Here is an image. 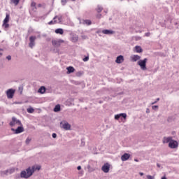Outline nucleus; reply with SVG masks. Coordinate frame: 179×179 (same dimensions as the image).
I'll return each instance as SVG.
<instances>
[{
  "instance_id": "22",
  "label": "nucleus",
  "mask_w": 179,
  "mask_h": 179,
  "mask_svg": "<svg viewBox=\"0 0 179 179\" xmlns=\"http://www.w3.org/2000/svg\"><path fill=\"white\" fill-rule=\"evenodd\" d=\"M38 92V93H41V94H44V93H45V87H43V86L41 87Z\"/></svg>"
},
{
  "instance_id": "42",
  "label": "nucleus",
  "mask_w": 179,
  "mask_h": 179,
  "mask_svg": "<svg viewBox=\"0 0 179 179\" xmlns=\"http://www.w3.org/2000/svg\"><path fill=\"white\" fill-rule=\"evenodd\" d=\"M77 169H78V170H82V166H78L77 167Z\"/></svg>"
},
{
  "instance_id": "40",
  "label": "nucleus",
  "mask_w": 179,
  "mask_h": 179,
  "mask_svg": "<svg viewBox=\"0 0 179 179\" xmlns=\"http://www.w3.org/2000/svg\"><path fill=\"white\" fill-rule=\"evenodd\" d=\"M62 5H65V3H66V1L62 0Z\"/></svg>"
},
{
  "instance_id": "2",
  "label": "nucleus",
  "mask_w": 179,
  "mask_h": 179,
  "mask_svg": "<svg viewBox=\"0 0 179 179\" xmlns=\"http://www.w3.org/2000/svg\"><path fill=\"white\" fill-rule=\"evenodd\" d=\"M163 143H169V146L171 149H177V148H178V142L176 140H173V137H164Z\"/></svg>"
},
{
  "instance_id": "48",
  "label": "nucleus",
  "mask_w": 179,
  "mask_h": 179,
  "mask_svg": "<svg viewBox=\"0 0 179 179\" xmlns=\"http://www.w3.org/2000/svg\"><path fill=\"white\" fill-rule=\"evenodd\" d=\"M159 100H160V99L157 98L156 101H159Z\"/></svg>"
},
{
  "instance_id": "45",
  "label": "nucleus",
  "mask_w": 179,
  "mask_h": 179,
  "mask_svg": "<svg viewBox=\"0 0 179 179\" xmlns=\"http://www.w3.org/2000/svg\"><path fill=\"white\" fill-rule=\"evenodd\" d=\"M139 174L142 176H144V173H142V172H140Z\"/></svg>"
},
{
  "instance_id": "32",
  "label": "nucleus",
  "mask_w": 179,
  "mask_h": 179,
  "mask_svg": "<svg viewBox=\"0 0 179 179\" xmlns=\"http://www.w3.org/2000/svg\"><path fill=\"white\" fill-rule=\"evenodd\" d=\"M30 142H31V138H27V139H26V143H27V145H29V143H30Z\"/></svg>"
},
{
  "instance_id": "4",
  "label": "nucleus",
  "mask_w": 179,
  "mask_h": 179,
  "mask_svg": "<svg viewBox=\"0 0 179 179\" xmlns=\"http://www.w3.org/2000/svg\"><path fill=\"white\" fill-rule=\"evenodd\" d=\"M146 62H148V59L146 58H145L143 60H139L138 62V65H139L142 71H146Z\"/></svg>"
},
{
  "instance_id": "52",
  "label": "nucleus",
  "mask_w": 179,
  "mask_h": 179,
  "mask_svg": "<svg viewBox=\"0 0 179 179\" xmlns=\"http://www.w3.org/2000/svg\"><path fill=\"white\" fill-rule=\"evenodd\" d=\"M2 57V52H0V57Z\"/></svg>"
},
{
  "instance_id": "1",
  "label": "nucleus",
  "mask_w": 179,
  "mask_h": 179,
  "mask_svg": "<svg viewBox=\"0 0 179 179\" xmlns=\"http://www.w3.org/2000/svg\"><path fill=\"white\" fill-rule=\"evenodd\" d=\"M41 166L38 165L33 166L32 167H29L26 169V171H21L20 177L21 178H30L33 176V173L36 171V170H40Z\"/></svg>"
},
{
  "instance_id": "17",
  "label": "nucleus",
  "mask_w": 179,
  "mask_h": 179,
  "mask_svg": "<svg viewBox=\"0 0 179 179\" xmlns=\"http://www.w3.org/2000/svg\"><path fill=\"white\" fill-rule=\"evenodd\" d=\"M89 165L92 166V167H94L95 170L97 169V162L90 161Z\"/></svg>"
},
{
  "instance_id": "9",
  "label": "nucleus",
  "mask_w": 179,
  "mask_h": 179,
  "mask_svg": "<svg viewBox=\"0 0 179 179\" xmlns=\"http://www.w3.org/2000/svg\"><path fill=\"white\" fill-rule=\"evenodd\" d=\"M61 43H64V40L58 39V40H52V44L55 47H59L61 45Z\"/></svg>"
},
{
  "instance_id": "34",
  "label": "nucleus",
  "mask_w": 179,
  "mask_h": 179,
  "mask_svg": "<svg viewBox=\"0 0 179 179\" xmlns=\"http://www.w3.org/2000/svg\"><path fill=\"white\" fill-rule=\"evenodd\" d=\"M152 110H158L159 109V106H152Z\"/></svg>"
},
{
  "instance_id": "11",
  "label": "nucleus",
  "mask_w": 179,
  "mask_h": 179,
  "mask_svg": "<svg viewBox=\"0 0 179 179\" xmlns=\"http://www.w3.org/2000/svg\"><path fill=\"white\" fill-rule=\"evenodd\" d=\"M103 34H107L108 36H111V34H114L115 31L110 29H103L102 30Z\"/></svg>"
},
{
  "instance_id": "30",
  "label": "nucleus",
  "mask_w": 179,
  "mask_h": 179,
  "mask_svg": "<svg viewBox=\"0 0 179 179\" xmlns=\"http://www.w3.org/2000/svg\"><path fill=\"white\" fill-rule=\"evenodd\" d=\"M13 171H15V169H9L6 171V173H9V174H12V173H13Z\"/></svg>"
},
{
  "instance_id": "21",
  "label": "nucleus",
  "mask_w": 179,
  "mask_h": 179,
  "mask_svg": "<svg viewBox=\"0 0 179 179\" xmlns=\"http://www.w3.org/2000/svg\"><path fill=\"white\" fill-rule=\"evenodd\" d=\"M78 40H79V36L77 35H74L71 37V41H73V43H76Z\"/></svg>"
},
{
  "instance_id": "41",
  "label": "nucleus",
  "mask_w": 179,
  "mask_h": 179,
  "mask_svg": "<svg viewBox=\"0 0 179 179\" xmlns=\"http://www.w3.org/2000/svg\"><path fill=\"white\" fill-rule=\"evenodd\" d=\"M96 17H98V19H100V17H101V14H99L96 15Z\"/></svg>"
},
{
  "instance_id": "13",
  "label": "nucleus",
  "mask_w": 179,
  "mask_h": 179,
  "mask_svg": "<svg viewBox=\"0 0 179 179\" xmlns=\"http://www.w3.org/2000/svg\"><path fill=\"white\" fill-rule=\"evenodd\" d=\"M129 157H131V155H129L128 153H124L121 157V160H122V162H127V160H128V159H129Z\"/></svg>"
},
{
  "instance_id": "37",
  "label": "nucleus",
  "mask_w": 179,
  "mask_h": 179,
  "mask_svg": "<svg viewBox=\"0 0 179 179\" xmlns=\"http://www.w3.org/2000/svg\"><path fill=\"white\" fill-rule=\"evenodd\" d=\"M6 58L8 61H10V59H12V57L10 55L7 56Z\"/></svg>"
},
{
  "instance_id": "53",
  "label": "nucleus",
  "mask_w": 179,
  "mask_h": 179,
  "mask_svg": "<svg viewBox=\"0 0 179 179\" xmlns=\"http://www.w3.org/2000/svg\"><path fill=\"white\" fill-rule=\"evenodd\" d=\"M40 37H41V36H40V35H39V36H38V38H40Z\"/></svg>"
},
{
  "instance_id": "19",
  "label": "nucleus",
  "mask_w": 179,
  "mask_h": 179,
  "mask_svg": "<svg viewBox=\"0 0 179 179\" xmlns=\"http://www.w3.org/2000/svg\"><path fill=\"white\" fill-rule=\"evenodd\" d=\"M87 169L89 171V173H92V171H95L96 169L94 167H92V165L88 164L87 166Z\"/></svg>"
},
{
  "instance_id": "36",
  "label": "nucleus",
  "mask_w": 179,
  "mask_h": 179,
  "mask_svg": "<svg viewBox=\"0 0 179 179\" xmlns=\"http://www.w3.org/2000/svg\"><path fill=\"white\" fill-rule=\"evenodd\" d=\"M84 62H87L89 61V57H86L83 59Z\"/></svg>"
},
{
  "instance_id": "29",
  "label": "nucleus",
  "mask_w": 179,
  "mask_h": 179,
  "mask_svg": "<svg viewBox=\"0 0 179 179\" xmlns=\"http://www.w3.org/2000/svg\"><path fill=\"white\" fill-rule=\"evenodd\" d=\"M96 10H97L98 13H100L101 12V10H103V7H101V6H98Z\"/></svg>"
},
{
  "instance_id": "43",
  "label": "nucleus",
  "mask_w": 179,
  "mask_h": 179,
  "mask_svg": "<svg viewBox=\"0 0 179 179\" xmlns=\"http://www.w3.org/2000/svg\"><path fill=\"white\" fill-rule=\"evenodd\" d=\"M146 113H147V114H148V113H150V110H149V108L146 109Z\"/></svg>"
},
{
  "instance_id": "20",
  "label": "nucleus",
  "mask_w": 179,
  "mask_h": 179,
  "mask_svg": "<svg viewBox=\"0 0 179 179\" xmlns=\"http://www.w3.org/2000/svg\"><path fill=\"white\" fill-rule=\"evenodd\" d=\"M55 33H56V34H64V29L59 28L55 29Z\"/></svg>"
},
{
  "instance_id": "56",
  "label": "nucleus",
  "mask_w": 179,
  "mask_h": 179,
  "mask_svg": "<svg viewBox=\"0 0 179 179\" xmlns=\"http://www.w3.org/2000/svg\"><path fill=\"white\" fill-rule=\"evenodd\" d=\"M72 1H75V0H72Z\"/></svg>"
},
{
  "instance_id": "12",
  "label": "nucleus",
  "mask_w": 179,
  "mask_h": 179,
  "mask_svg": "<svg viewBox=\"0 0 179 179\" xmlns=\"http://www.w3.org/2000/svg\"><path fill=\"white\" fill-rule=\"evenodd\" d=\"M130 58L133 62H136V61H139V59H141V56L138 55H133L130 57Z\"/></svg>"
},
{
  "instance_id": "10",
  "label": "nucleus",
  "mask_w": 179,
  "mask_h": 179,
  "mask_svg": "<svg viewBox=\"0 0 179 179\" xmlns=\"http://www.w3.org/2000/svg\"><path fill=\"white\" fill-rule=\"evenodd\" d=\"M102 171H103V173H108V171H110V165L108 164V163L105 164L101 169Z\"/></svg>"
},
{
  "instance_id": "26",
  "label": "nucleus",
  "mask_w": 179,
  "mask_h": 179,
  "mask_svg": "<svg viewBox=\"0 0 179 179\" xmlns=\"http://www.w3.org/2000/svg\"><path fill=\"white\" fill-rule=\"evenodd\" d=\"M11 3H14L15 6L17 5H19V2H20V0H10Z\"/></svg>"
},
{
  "instance_id": "16",
  "label": "nucleus",
  "mask_w": 179,
  "mask_h": 179,
  "mask_svg": "<svg viewBox=\"0 0 179 179\" xmlns=\"http://www.w3.org/2000/svg\"><path fill=\"white\" fill-rule=\"evenodd\" d=\"M22 132H24V128H23V127H22V126L18 127L15 129V134H22Z\"/></svg>"
},
{
  "instance_id": "44",
  "label": "nucleus",
  "mask_w": 179,
  "mask_h": 179,
  "mask_svg": "<svg viewBox=\"0 0 179 179\" xmlns=\"http://www.w3.org/2000/svg\"><path fill=\"white\" fill-rule=\"evenodd\" d=\"M11 131H13V132H15L16 129L12 128V129H11Z\"/></svg>"
},
{
  "instance_id": "27",
  "label": "nucleus",
  "mask_w": 179,
  "mask_h": 179,
  "mask_svg": "<svg viewBox=\"0 0 179 179\" xmlns=\"http://www.w3.org/2000/svg\"><path fill=\"white\" fill-rule=\"evenodd\" d=\"M27 113H29V114H33L34 113V109L33 108H29L27 109Z\"/></svg>"
},
{
  "instance_id": "46",
  "label": "nucleus",
  "mask_w": 179,
  "mask_h": 179,
  "mask_svg": "<svg viewBox=\"0 0 179 179\" xmlns=\"http://www.w3.org/2000/svg\"><path fill=\"white\" fill-rule=\"evenodd\" d=\"M157 103V101H155L152 102V105H153V104H156Z\"/></svg>"
},
{
  "instance_id": "18",
  "label": "nucleus",
  "mask_w": 179,
  "mask_h": 179,
  "mask_svg": "<svg viewBox=\"0 0 179 179\" xmlns=\"http://www.w3.org/2000/svg\"><path fill=\"white\" fill-rule=\"evenodd\" d=\"M66 69H67L68 74L75 72V68H73L72 66H69L66 68Z\"/></svg>"
},
{
  "instance_id": "15",
  "label": "nucleus",
  "mask_w": 179,
  "mask_h": 179,
  "mask_svg": "<svg viewBox=\"0 0 179 179\" xmlns=\"http://www.w3.org/2000/svg\"><path fill=\"white\" fill-rule=\"evenodd\" d=\"M116 64H122L124 62V56L120 55L117 57L115 60Z\"/></svg>"
},
{
  "instance_id": "55",
  "label": "nucleus",
  "mask_w": 179,
  "mask_h": 179,
  "mask_svg": "<svg viewBox=\"0 0 179 179\" xmlns=\"http://www.w3.org/2000/svg\"><path fill=\"white\" fill-rule=\"evenodd\" d=\"M0 51H2V49H0Z\"/></svg>"
},
{
  "instance_id": "39",
  "label": "nucleus",
  "mask_w": 179,
  "mask_h": 179,
  "mask_svg": "<svg viewBox=\"0 0 179 179\" xmlns=\"http://www.w3.org/2000/svg\"><path fill=\"white\" fill-rule=\"evenodd\" d=\"M52 138H57V134L53 133V134H52Z\"/></svg>"
},
{
  "instance_id": "7",
  "label": "nucleus",
  "mask_w": 179,
  "mask_h": 179,
  "mask_svg": "<svg viewBox=\"0 0 179 179\" xmlns=\"http://www.w3.org/2000/svg\"><path fill=\"white\" fill-rule=\"evenodd\" d=\"M15 124H17V125H22V122H20V120L16 119V117H13L12 121L10 122V125L11 127H15Z\"/></svg>"
},
{
  "instance_id": "54",
  "label": "nucleus",
  "mask_w": 179,
  "mask_h": 179,
  "mask_svg": "<svg viewBox=\"0 0 179 179\" xmlns=\"http://www.w3.org/2000/svg\"><path fill=\"white\" fill-rule=\"evenodd\" d=\"M96 33H100V31H97Z\"/></svg>"
},
{
  "instance_id": "24",
  "label": "nucleus",
  "mask_w": 179,
  "mask_h": 179,
  "mask_svg": "<svg viewBox=\"0 0 179 179\" xmlns=\"http://www.w3.org/2000/svg\"><path fill=\"white\" fill-rule=\"evenodd\" d=\"M54 111H55V113H58V111H61V106L56 105L54 108Z\"/></svg>"
},
{
  "instance_id": "23",
  "label": "nucleus",
  "mask_w": 179,
  "mask_h": 179,
  "mask_svg": "<svg viewBox=\"0 0 179 179\" xmlns=\"http://www.w3.org/2000/svg\"><path fill=\"white\" fill-rule=\"evenodd\" d=\"M134 49H135L136 52H138V53L142 52V51H143L142 48H141V46L137 45L134 48Z\"/></svg>"
},
{
  "instance_id": "50",
  "label": "nucleus",
  "mask_w": 179,
  "mask_h": 179,
  "mask_svg": "<svg viewBox=\"0 0 179 179\" xmlns=\"http://www.w3.org/2000/svg\"><path fill=\"white\" fill-rule=\"evenodd\" d=\"M134 162H139L138 159H135Z\"/></svg>"
},
{
  "instance_id": "47",
  "label": "nucleus",
  "mask_w": 179,
  "mask_h": 179,
  "mask_svg": "<svg viewBox=\"0 0 179 179\" xmlns=\"http://www.w3.org/2000/svg\"><path fill=\"white\" fill-rule=\"evenodd\" d=\"M157 167L160 168V164H157Z\"/></svg>"
},
{
  "instance_id": "33",
  "label": "nucleus",
  "mask_w": 179,
  "mask_h": 179,
  "mask_svg": "<svg viewBox=\"0 0 179 179\" xmlns=\"http://www.w3.org/2000/svg\"><path fill=\"white\" fill-rule=\"evenodd\" d=\"M31 8H33V9H34L36 8V3L35 2H31Z\"/></svg>"
},
{
  "instance_id": "8",
  "label": "nucleus",
  "mask_w": 179,
  "mask_h": 179,
  "mask_svg": "<svg viewBox=\"0 0 179 179\" xmlns=\"http://www.w3.org/2000/svg\"><path fill=\"white\" fill-rule=\"evenodd\" d=\"M37 38V37L36 36H30L29 37V47L30 48H33V47H34V45H36V39Z\"/></svg>"
},
{
  "instance_id": "6",
  "label": "nucleus",
  "mask_w": 179,
  "mask_h": 179,
  "mask_svg": "<svg viewBox=\"0 0 179 179\" xmlns=\"http://www.w3.org/2000/svg\"><path fill=\"white\" fill-rule=\"evenodd\" d=\"M16 90L13 89H9L6 91V95L8 99H13V96H15V92Z\"/></svg>"
},
{
  "instance_id": "3",
  "label": "nucleus",
  "mask_w": 179,
  "mask_h": 179,
  "mask_svg": "<svg viewBox=\"0 0 179 179\" xmlns=\"http://www.w3.org/2000/svg\"><path fill=\"white\" fill-rule=\"evenodd\" d=\"M62 22V16L57 15L53 18V20H51L48 22V24H57V23H61Z\"/></svg>"
},
{
  "instance_id": "51",
  "label": "nucleus",
  "mask_w": 179,
  "mask_h": 179,
  "mask_svg": "<svg viewBox=\"0 0 179 179\" xmlns=\"http://www.w3.org/2000/svg\"><path fill=\"white\" fill-rule=\"evenodd\" d=\"M162 179H166L165 176L162 177Z\"/></svg>"
},
{
  "instance_id": "31",
  "label": "nucleus",
  "mask_w": 179,
  "mask_h": 179,
  "mask_svg": "<svg viewBox=\"0 0 179 179\" xmlns=\"http://www.w3.org/2000/svg\"><path fill=\"white\" fill-rule=\"evenodd\" d=\"M3 26L5 29H8V27H9V24H8V22H3Z\"/></svg>"
},
{
  "instance_id": "5",
  "label": "nucleus",
  "mask_w": 179,
  "mask_h": 179,
  "mask_svg": "<svg viewBox=\"0 0 179 179\" xmlns=\"http://www.w3.org/2000/svg\"><path fill=\"white\" fill-rule=\"evenodd\" d=\"M61 128L65 129V131H71V124L66 121H62L60 122Z\"/></svg>"
},
{
  "instance_id": "38",
  "label": "nucleus",
  "mask_w": 179,
  "mask_h": 179,
  "mask_svg": "<svg viewBox=\"0 0 179 179\" xmlns=\"http://www.w3.org/2000/svg\"><path fill=\"white\" fill-rule=\"evenodd\" d=\"M145 36L146 37H149V36H150V32L145 33Z\"/></svg>"
},
{
  "instance_id": "49",
  "label": "nucleus",
  "mask_w": 179,
  "mask_h": 179,
  "mask_svg": "<svg viewBox=\"0 0 179 179\" xmlns=\"http://www.w3.org/2000/svg\"><path fill=\"white\" fill-rule=\"evenodd\" d=\"M15 104H20V103H19V102H15Z\"/></svg>"
},
{
  "instance_id": "14",
  "label": "nucleus",
  "mask_w": 179,
  "mask_h": 179,
  "mask_svg": "<svg viewBox=\"0 0 179 179\" xmlns=\"http://www.w3.org/2000/svg\"><path fill=\"white\" fill-rule=\"evenodd\" d=\"M121 117H122V118L125 120V118H127V113H120V114L115 115V120H120Z\"/></svg>"
},
{
  "instance_id": "28",
  "label": "nucleus",
  "mask_w": 179,
  "mask_h": 179,
  "mask_svg": "<svg viewBox=\"0 0 179 179\" xmlns=\"http://www.w3.org/2000/svg\"><path fill=\"white\" fill-rule=\"evenodd\" d=\"M8 22H9V15L6 14L3 23H8Z\"/></svg>"
},
{
  "instance_id": "35",
  "label": "nucleus",
  "mask_w": 179,
  "mask_h": 179,
  "mask_svg": "<svg viewBox=\"0 0 179 179\" xmlns=\"http://www.w3.org/2000/svg\"><path fill=\"white\" fill-rule=\"evenodd\" d=\"M147 179H155V176H152L150 175H147Z\"/></svg>"
},
{
  "instance_id": "25",
  "label": "nucleus",
  "mask_w": 179,
  "mask_h": 179,
  "mask_svg": "<svg viewBox=\"0 0 179 179\" xmlns=\"http://www.w3.org/2000/svg\"><path fill=\"white\" fill-rule=\"evenodd\" d=\"M83 24L90 26V24H92V21H90V20H85L83 21Z\"/></svg>"
}]
</instances>
